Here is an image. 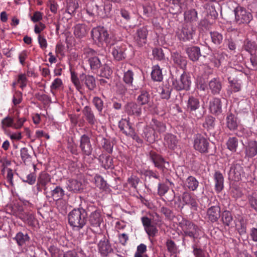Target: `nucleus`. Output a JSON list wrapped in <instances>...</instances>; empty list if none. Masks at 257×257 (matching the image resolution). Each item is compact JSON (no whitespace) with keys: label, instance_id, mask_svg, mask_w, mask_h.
Listing matches in <instances>:
<instances>
[{"label":"nucleus","instance_id":"1","mask_svg":"<svg viewBox=\"0 0 257 257\" xmlns=\"http://www.w3.org/2000/svg\"><path fill=\"white\" fill-rule=\"evenodd\" d=\"M179 226L183 231L182 241L183 244H189V239H190L193 243V253L195 256L205 257L204 251L200 248L199 245L200 229L199 227L185 218H182L179 222Z\"/></svg>","mask_w":257,"mask_h":257},{"label":"nucleus","instance_id":"2","mask_svg":"<svg viewBox=\"0 0 257 257\" xmlns=\"http://www.w3.org/2000/svg\"><path fill=\"white\" fill-rule=\"evenodd\" d=\"M68 218L69 224L79 230L86 224L87 214L82 208L74 209L69 213Z\"/></svg>","mask_w":257,"mask_h":257},{"label":"nucleus","instance_id":"3","mask_svg":"<svg viewBox=\"0 0 257 257\" xmlns=\"http://www.w3.org/2000/svg\"><path fill=\"white\" fill-rule=\"evenodd\" d=\"M208 206L206 211L207 219L212 223L217 222L221 216V208L219 202L215 198H211Z\"/></svg>","mask_w":257,"mask_h":257},{"label":"nucleus","instance_id":"4","mask_svg":"<svg viewBox=\"0 0 257 257\" xmlns=\"http://www.w3.org/2000/svg\"><path fill=\"white\" fill-rule=\"evenodd\" d=\"M192 5L193 0H170L169 11L173 15L178 14L183 10L192 7Z\"/></svg>","mask_w":257,"mask_h":257},{"label":"nucleus","instance_id":"5","mask_svg":"<svg viewBox=\"0 0 257 257\" xmlns=\"http://www.w3.org/2000/svg\"><path fill=\"white\" fill-rule=\"evenodd\" d=\"M187 111L192 116L197 119L201 118L204 114L203 109L201 107L199 99L193 96L189 97L187 102Z\"/></svg>","mask_w":257,"mask_h":257},{"label":"nucleus","instance_id":"6","mask_svg":"<svg viewBox=\"0 0 257 257\" xmlns=\"http://www.w3.org/2000/svg\"><path fill=\"white\" fill-rule=\"evenodd\" d=\"M191 84L190 77L185 73L175 78L172 76V85L177 90H188L190 89Z\"/></svg>","mask_w":257,"mask_h":257},{"label":"nucleus","instance_id":"7","mask_svg":"<svg viewBox=\"0 0 257 257\" xmlns=\"http://www.w3.org/2000/svg\"><path fill=\"white\" fill-rule=\"evenodd\" d=\"M96 52L87 48L83 50V56L84 59H88L90 68L92 70H97L102 66L100 59L96 56Z\"/></svg>","mask_w":257,"mask_h":257},{"label":"nucleus","instance_id":"8","mask_svg":"<svg viewBox=\"0 0 257 257\" xmlns=\"http://www.w3.org/2000/svg\"><path fill=\"white\" fill-rule=\"evenodd\" d=\"M109 34L107 30L103 27H98L93 28L91 31V36L93 40L99 43L105 42L110 43Z\"/></svg>","mask_w":257,"mask_h":257},{"label":"nucleus","instance_id":"9","mask_svg":"<svg viewBox=\"0 0 257 257\" xmlns=\"http://www.w3.org/2000/svg\"><path fill=\"white\" fill-rule=\"evenodd\" d=\"M235 19L237 23L239 24H248L252 19L250 13L242 7L238 6L234 10Z\"/></svg>","mask_w":257,"mask_h":257},{"label":"nucleus","instance_id":"10","mask_svg":"<svg viewBox=\"0 0 257 257\" xmlns=\"http://www.w3.org/2000/svg\"><path fill=\"white\" fill-rule=\"evenodd\" d=\"M149 158L153 163L155 166L161 170L162 172H164L165 169L169 166V162L166 161L161 155L154 151L150 152Z\"/></svg>","mask_w":257,"mask_h":257},{"label":"nucleus","instance_id":"11","mask_svg":"<svg viewBox=\"0 0 257 257\" xmlns=\"http://www.w3.org/2000/svg\"><path fill=\"white\" fill-rule=\"evenodd\" d=\"M209 143L208 141L201 135H197L194 142V147L200 153H207Z\"/></svg>","mask_w":257,"mask_h":257},{"label":"nucleus","instance_id":"12","mask_svg":"<svg viewBox=\"0 0 257 257\" xmlns=\"http://www.w3.org/2000/svg\"><path fill=\"white\" fill-rule=\"evenodd\" d=\"M124 107L125 112L128 115L139 117L142 114V108L141 105L136 102H128Z\"/></svg>","mask_w":257,"mask_h":257},{"label":"nucleus","instance_id":"13","mask_svg":"<svg viewBox=\"0 0 257 257\" xmlns=\"http://www.w3.org/2000/svg\"><path fill=\"white\" fill-rule=\"evenodd\" d=\"M243 173V168L241 165L237 163H233L228 173L229 179L234 181H239L241 179Z\"/></svg>","mask_w":257,"mask_h":257},{"label":"nucleus","instance_id":"14","mask_svg":"<svg viewBox=\"0 0 257 257\" xmlns=\"http://www.w3.org/2000/svg\"><path fill=\"white\" fill-rule=\"evenodd\" d=\"M80 148L83 155L89 156L91 154L92 147L90 143V138L87 135H83L80 140Z\"/></svg>","mask_w":257,"mask_h":257},{"label":"nucleus","instance_id":"15","mask_svg":"<svg viewBox=\"0 0 257 257\" xmlns=\"http://www.w3.org/2000/svg\"><path fill=\"white\" fill-rule=\"evenodd\" d=\"M44 194L47 198H52L54 201L62 199L65 194L64 190L59 186H56L51 191H49V189L46 190V189L45 188Z\"/></svg>","mask_w":257,"mask_h":257},{"label":"nucleus","instance_id":"16","mask_svg":"<svg viewBox=\"0 0 257 257\" xmlns=\"http://www.w3.org/2000/svg\"><path fill=\"white\" fill-rule=\"evenodd\" d=\"M134 74L132 70H128L124 73L123 81L131 87L132 90H137L139 88V85L137 82V79L135 78V81Z\"/></svg>","mask_w":257,"mask_h":257},{"label":"nucleus","instance_id":"17","mask_svg":"<svg viewBox=\"0 0 257 257\" xmlns=\"http://www.w3.org/2000/svg\"><path fill=\"white\" fill-rule=\"evenodd\" d=\"M111 54L116 61H121L125 58L124 53L125 48L118 44L113 45L111 47Z\"/></svg>","mask_w":257,"mask_h":257},{"label":"nucleus","instance_id":"18","mask_svg":"<svg viewBox=\"0 0 257 257\" xmlns=\"http://www.w3.org/2000/svg\"><path fill=\"white\" fill-rule=\"evenodd\" d=\"M148 30L146 27H143L137 30L135 37V42L139 47L143 46L147 43Z\"/></svg>","mask_w":257,"mask_h":257},{"label":"nucleus","instance_id":"19","mask_svg":"<svg viewBox=\"0 0 257 257\" xmlns=\"http://www.w3.org/2000/svg\"><path fill=\"white\" fill-rule=\"evenodd\" d=\"M185 52L189 59L193 62L198 61L201 56L200 49L197 46H192L187 47L185 49Z\"/></svg>","mask_w":257,"mask_h":257},{"label":"nucleus","instance_id":"20","mask_svg":"<svg viewBox=\"0 0 257 257\" xmlns=\"http://www.w3.org/2000/svg\"><path fill=\"white\" fill-rule=\"evenodd\" d=\"M182 201L185 205H190L193 209L196 210L198 203L196 198L188 192H184L182 194Z\"/></svg>","mask_w":257,"mask_h":257},{"label":"nucleus","instance_id":"21","mask_svg":"<svg viewBox=\"0 0 257 257\" xmlns=\"http://www.w3.org/2000/svg\"><path fill=\"white\" fill-rule=\"evenodd\" d=\"M103 221V218L101 212L99 210H96L92 212L89 216V222L91 226L98 227Z\"/></svg>","mask_w":257,"mask_h":257},{"label":"nucleus","instance_id":"22","mask_svg":"<svg viewBox=\"0 0 257 257\" xmlns=\"http://www.w3.org/2000/svg\"><path fill=\"white\" fill-rule=\"evenodd\" d=\"M245 157L252 158L257 154V142L249 141L245 147Z\"/></svg>","mask_w":257,"mask_h":257},{"label":"nucleus","instance_id":"23","mask_svg":"<svg viewBox=\"0 0 257 257\" xmlns=\"http://www.w3.org/2000/svg\"><path fill=\"white\" fill-rule=\"evenodd\" d=\"M172 59L174 63L182 69L186 68L187 61L185 57L182 56L177 52L173 53L172 54Z\"/></svg>","mask_w":257,"mask_h":257},{"label":"nucleus","instance_id":"24","mask_svg":"<svg viewBox=\"0 0 257 257\" xmlns=\"http://www.w3.org/2000/svg\"><path fill=\"white\" fill-rule=\"evenodd\" d=\"M88 28L85 24H77L74 29V34L75 36L79 39L85 37L88 34Z\"/></svg>","mask_w":257,"mask_h":257},{"label":"nucleus","instance_id":"25","mask_svg":"<svg viewBox=\"0 0 257 257\" xmlns=\"http://www.w3.org/2000/svg\"><path fill=\"white\" fill-rule=\"evenodd\" d=\"M81 82L90 91L93 90L96 87V81L92 75H83L81 78Z\"/></svg>","mask_w":257,"mask_h":257},{"label":"nucleus","instance_id":"26","mask_svg":"<svg viewBox=\"0 0 257 257\" xmlns=\"http://www.w3.org/2000/svg\"><path fill=\"white\" fill-rule=\"evenodd\" d=\"M209 108L211 112L215 114H219L222 112V103L219 98H214L210 102Z\"/></svg>","mask_w":257,"mask_h":257},{"label":"nucleus","instance_id":"27","mask_svg":"<svg viewBox=\"0 0 257 257\" xmlns=\"http://www.w3.org/2000/svg\"><path fill=\"white\" fill-rule=\"evenodd\" d=\"M209 88L213 94H219L222 89V84L219 79L214 78L211 80L209 82Z\"/></svg>","mask_w":257,"mask_h":257},{"label":"nucleus","instance_id":"28","mask_svg":"<svg viewBox=\"0 0 257 257\" xmlns=\"http://www.w3.org/2000/svg\"><path fill=\"white\" fill-rule=\"evenodd\" d=\"M118 127L120 131L127 136H129L128 133L130 132L131 134L134 130L129 120L127 119H121L119 121Z\"/></svg>","mask_w":257,"mask_h":257},{"label":"nucleus","instance_id":"29","mask_svg":"<svg viewBox=\"0 0 257 257\" xmlns=\"http://www.w3.org/2000/svg\"><path fill=\"white\" fill-rule=\"evenodd\" d=\"M98 246L99 251L103 256H107L109 253L111 252L113 250L108 240L100 241Z\"/></svg>","mask_w":257,"mask_h":257},{"label":"nucleus","instance_id":"30","mask_svg":"<svg viewBox=\"0 0 257 257\" xmlns=\"http://www.w3.org/2000/svg\"><path fill=\"white\" fill-rule=\"evenodd\" d=\"M165 144L170 149H174L178 144V139L176 136L172 134H167L164 137Z\"/></svg>","mask_w":257,"mask_h":257},{"label":"nucleus","instance_id":"31","mask_svg":"<svg viewBox=\"0 0 257 257\" xmlns=\"http://www.w3.org/2000/svg\"><path fill=\"white\" fill-rule=\"evenodd\" d=\"M82 112L88 122L91 125L94 124L96 122V119L91 108L88 106H86Z\"/></svg>","mask_w":257,"mask_h":257},{"label":"nucleus","instance_id":"32","mask_svg":"<svg viewBox=\"0 0 257 257\" xmlns=\"http://www.w3.org/2000/svg\"><path fill=\"white\" fill-rule=\"evenodd\" d=\"M143 137L149 143H153L156 141L157 136L154 130L151 127H146L144 130Z\"/></svg>","mask_w":257,"mask_h":257},{"label":"nucleus","instance_id":"33","mask_svg":"<svg viewBox=\"0 0 257 257\" xmlns=\"http://www.w3.org/2000/svg\"><path fill=\"white\" fill-rule=\"evenodd\" d=\"M151 128L154 130V132L157 131L160 133H164L166 130V124L163 122L158 120L156 119L153 118L150 123Z\"/></svg>","mask_w":257,"mask_h":257},{"label":"nucleus","instance_id":"34","mask_svg":"<svg viewBox=\"0 0 257 257\" xmlns=\"http://www.w3.org/2000/svg\"><path fill=\"white\" fill-rule=\"evenodd\" d=\"M50 181V176L46 172H42L38 178L37 182L39 184H41V186L43 187L44 191H45V188L46 189V190L48 189L47 185Z\"/></svg>","mask_w":257,"mask_h":257},{"label":"nucleus","instance_id":"35","mask_svg":"<svg viewBox=\"0 0 257 257\" xmlns=\"http://www.w3.org/2000/svg\"><path fill=\"white\" fill-rule=\"evenodd\" d=\"M243 49L250 54V56L255 54L257 50V44L255 41H251L246 39L243 46Z\"/></svg>","mask_w":257,"mask_h":257},{"label":"nucleus","instance_id":"36","mask_svg":"<svg viewBox=\"0 0 257 257\" xmlns=\"http://www.w3.org/2000/svg\"><path fill=\"white\" fill-rule=\"evenodd\" d=\"M226 125L227 127L231 131L235 130L237 128L238 123L237 118L234 114L232 113L227 114L226 117Z\"/></svg>","mask_w":257,"mask_h":257},{"label":"nucleus","instance_id":"37","mask_svg":"<svg viewBox=\"0 0 257 257\" xmlns=\"http://www.w3.org/2000/svg\"><path fill=\"white\" fill-rule=\"evenodd\" d=\"M184 17L185 22L193 23L198 19L197 12L195 9H191L185 12Z\"/></svg>","mask_w":257,"mask_h":257},{"label":"nucleus","instance_id":"38","mask_svg":"<svg viewBox=\"0 0 257 257\" xmlns=\"http://www.w3.org/2000/svg\"><path fill=\"white\" fill-rule=\"evenodd\" d=\"M195 33V30L190 25H186L182 30V34L183 35V39L189 40L193 39V35Z\"/></svg>","mask_w":257,"mask_h":257},{"label":"nucleus","instance_id":"39","mask_svg":"<svg viewBox=\"0 0 257 257\" xmlns=\"http://www.w3.org/2000/svg\"><path fill=\"white\" fill-rule=\"evenodd\" d=\"M210 35L212 42L217 46H220L223 42V36L222 34L217 31H211Z\"/></svg>","mask_w":257,"mask_h":257},{"label":"nucleus","instance_id":"40","mask_svg":"<svg viewBox=\"0 0 257 257\" xmlns=\"http://www.w3.org/2000/svg\"><path fill=\"white\" fill-rule=\"evenodd\" d=\"M214 177L215 181V189L217 191L220 192L223 188V175L220 172L217 171L215 173Z\"/></svg>","mask_w":257,"mask_h":257},{"label":"nucleus","instance_id":"41","mask_svg":"<svg viewBox=\"0 0 257 257\" xmlns=\"http://www.w3.org/2000/svg\"><path fill=\"white\" fill-rule=\"evenodd\" d=\"M151 96L148 92L145 90H142L141 94L137 98L138 102L140 105H144L148 104L150 101Z\"/></svg>","mask_w":257,"mask_h":257},{"label":"nucleus","instance_id":"42","mask_svg":"<svg viewBox=\"0 0 257 257\" xmlns=\"http://www.w3.org/2000/svg\"><path fill=\"white\" fill-rule=\"evenodd\" d=\"M151 76L154 81H161L163 80L162 70L159 65H157L153 67Z\"/></svg>","mask_w":257,"mask_h":257},{"label":"nucleus","instance_id":"43","mask_svg":"<svg viewBox=\"0 0 257 257\" xmlns=\"http://www.w3.org/2000/svg\"><path fill=\"white\" fill-rule=\"evenodd\" d=\"M221 220L223 224L229 226L233 221V217L231 212L228 210L223 211L221 214Z\"/></svg>","mask_w":257,"mask_h":257},{"label":"nucleus","instance_id":"44","mask_svg":"<svg viewBox=\"0 0 257 257\" xmlns=\"http://www.w3.org/2000/svg\"><path fill=\"white\" fill-rule=\"evenodd\" d=\"M228 80L232 91L237 92L240 90L241 84L237 79L230 76L228 77Z\"/></svg>","mask_w":257,"mask_h":257},{"label":"nucleus","instance_id":"45","mask_svg":"<svg viewBox=\"0 0 257 257\" xmlns=\"http://www.w3.org/2000/svg\"><path fill=\"white\" fill-rule=\"evenodd\" d=\"M68 187L70 191H73L74 192L79 191L82 189L81 182L77 180H70Z\"/></svg>","mask_w":257,"mask_h":257},{"label":"nucleus","instance_id":"46","mask_svg":"<svg viewBox=\"0 0 257 257\" xmlns=\"http://www.w3.org/2000/svg\"><path fill=\"white\" fill-rule=\"evenodd\" d=\"M21 157L25 164L31 162L32 158L31 152L29 151L26 148H23L21 149Z\"/></svg>","mask_w":257,"mask_h":257},{"label":"nucleus","instance_id":"47","mask_svg":"<svg viewBox=\"0 0 257 257\" xmlns=\"http://www.w3.org/2000/svg\"><path fill=\"white\" fill-rule=\"evenodd\" d=\"M199 183L196 178L193 176H189L186 179V185L191 190L195 191L198 186Z\"/></svg>","mask_w":257,"mask_h":257},{"label":"nucleus","instance_id":"48","mask_svg":"<svg viewBox=\"0 0 257 257\" xmlns=\"http://www.w3.org/2000/svg\"><path fill=\"white\" fill-rule=\"evenodd\" d=\"M238 140L235 137H230L227 142L226 145L227 149L231 152H236V149L238 146Z\"/></svg>","mask_w":257,"mask_h":257},{"label":"nucleus","instance_id":"49","mask_svg":"<svg viewBox=\"0 0 257 257\" xmlns=\"http://www.w3.org/2000/svg\"><path fill=\"white\" fill-rule=\"evenodd\" d=\"M15 239L19 246H22L29 240V236L27 233H23L21 232H18L16 237Z\"/></svg>","mask_w":257,"mask_h":257},{"label":"nucleus","instance_id":"50","mask_svg":"<svg viewBox=\"0 0 257 257\" xmlns=\"http://www.w3.org/2000/svg\"><path fill=\"white\" fill-rule=\"evenodd\" d=\"M247 221L243 218L239 220V224H236V228L240 235H245L246 233Z\"/></svg>","mask_w":257,"mask_h":257},{"label":"nucleus","instance_id":"51","mask_svg":"<svg viewBox=\"0 0 257 257\" xmlns=\"http://www.w3.org/2000/svg\"><path fill=\"white\" fill-rule=\"evenodd\" d=\"M94 180L96 186L100 189L106 190V189L108 188L106 182L101 176L99 175H96L94 177Z\"/></svg>","mask_w":257,"mask_h":257},{"label":"nucleus","instance_id":"52","mask_svg":"<svg viewBox=\"0 0 257 257\" xmlns=\"http://www.w3.org/2000/svg\"><path fill=\"white\" fill-rule=\"evenodd\" d=\"M78 7V4L76 0H67L66 12L71 15L74 13Z\"/></svg>","mask_w":257,"mask_h":257},{"label":"nucleus","instance_id":"53","mask_svg":"<svg viewBox=\"0 0 257 257\" xmlns=\"http://www.w3.org/2000/svg\"><path fill=\"white\" fill-rule=\"evenodd\" d=\"M205 8L207 10L208 17L214 20L218 17V13L215 10V7L209 4L205 5Z\"/></svg>","mask_w":257,"mask_h":257},{"label":"nucleus","instance_id":"54","mask_svg":"<svg viewBox=\"0 0 257 257\" xmlns=\"http://www.w3.org/2000/svg\"><path fill=\"white\" fill-rule=\"evenodd\" d=\"M49 251L51 253V257H64L65 253L55 246H51L49 248Z\"/></svg>","mask_w":257,"mask_h":257},{"label":"nucleus","instance_id":"55","mask_svg":"<svg viewBox=\"0 0 257 257\" xmlns=\"http://www.w3.org/2000/svg\"><path fill=\"white\" fill-rule=\"evenodd\" d=\"M112 73V71L110 67L107 64H105L102 66V68L100 70V75L101 77L109 78Z\"/></svg>","mask_w":257,"mask_h":257},{"label":"nucleus","instance_id":"56","mask_svg":"<svg viewBox=\"0 0 257 257\" xmlns=\"http://www.w3.org/2000/svg\"><path fill=\"white\" fill-rule=\"evenodd\" d=\"M152 53L154 59L161 61L165 59V54L161 48H154Z\"/></svg>","mask_w":257,"mask_h":257},{"label":"nucleus","instance_id":"57","mask_svg":"<svg viewBox=\"0 0 257 257\" xmlns=\"http://www.w3.org/2000/svg\"><path fill=\"white\" fill-rule=\"evenodd\" d=\"M100 8V10L99 9H97V14L99 16L102 18H104L109 15L111 10V7L109 5L102 6Z\"/></svg>","mask_w":257,"mask_h":257},{"label":"nucleus","instance_id":"58","mask_svg":"<svg viewBox=\"0 0 257 257\" xmlns=\"http://www.w3.org/2000/svg\"><path fill=\"white\" fill-rule=\"evenodd\" d=\"M100 159L101 160L102 166L105 169H109L112 167V159L110 156H102Z\"/></svg>","mask_w":257,"mask_h":257},{"label":"nucleus","instance_id":"59","mask_svg":"<svg viewBox=\"0 0 257 257\" xmlns=\"http://www.w3.org/2000/svg\"><path fill=\"white\" fill-rule=\"evenodd\" d=\"M215 118L211 116H207L205 118L204 122L203 124L204 127L208 130L212 129L214 127Z\"/></svg>","mask_w":257,"mask_h":257},{"label":"nucleus","instance_id":"60","mask_svg":"<svg viewBox=\"0 0 257 257\" xmlns=\"http://www.w3.org/2000/svg\"><path fill=\"white\" fill-rule=\"evenodd\" d=\"M248 203L250 207L254 210L257 211V194L252 193L248 197Z\"/></svg>","mask_w":257,"mask_h":257},{"label":"nucleus","instance_id":"61","mask_svg":"<svg viewBox=\"0 0 257 257\" xmlns=\"http://www.w3.org/2000/svg\"><path fill=\"white\" fill-rule=\"evenodd\" d=\"M92 102L97 110L101 112L103 108V102L102 99L100 97L96 96L93 98Z\"/></svg>","mask_w":257,"mask_h":257},{"label":"nucleus","instance_id":"62","mask_svg":"<svg viewBox=\"0 0 257 257\" xmlns=\"http://www.w3.org/2000/svg\"><path fill=\"white\" fill-rule=\"evenodd\" d=\"M20 217L24 221L27 222L28 224H32L33 222V220L34 219V216L33 214L27 212L22 214Z\"/></svg>","mask_w":257,"mask_h":257},{"label":"nucleus","instance_id":"63","mask_svg":"<svg viewBox=\"0 0 257 257\" xmlns=\"http://www.w3.org/2000/svg\"><path fill=\"white\" fill-rule=\"evenodd\" d=\"M145 230L149 236L152 237L155 236L158 232L156 226L153 224L147 227Z\"/></svg>","mask_w":257,"mask_h":257},{"label":"nucleus","instance_id":"64","mask_svg":"<svg viewBox=\"0 0 257 257\" xmlns=\"http://www.w3.org/2000/svg\"><path fill=\"white\" fill-rule=\"evenodd\" d=\"M166 246L169 252L171 253H175L177 248L174 241L171 239L167 240L166 242Z\"/></svg>","mask_w":257,"mask_h":257}]
</instances>
